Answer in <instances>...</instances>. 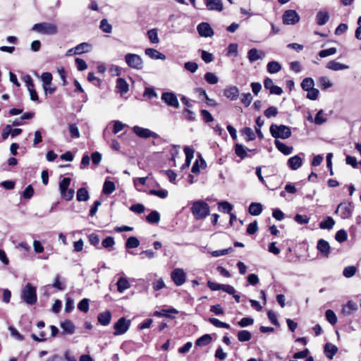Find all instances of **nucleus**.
<instances>
[{"label":"nucleus","instance_id":"44","mask_svg":"<svg viewBox=\"0 0 361 361\" xmlns=\"http://www.w3.org/2000/svg\"><path fill=\"white\" fill-rule=\"evenodd\" d=\"M140 245L139 240L134 236L128 238L126 242V247L129 249L136 248Z\"/></svg>","mask_w":361,"mask_h":361},{"label":"nucleus","instance_id":"22","mask_svg":"<svg viewBox=\"0 0 361 361\" xmlns=\"http://www.w3.org/2000/svg\"><path fill=\"white\" fill-rule=\"evenodd\" d=\"M274 144L277 149L285 155H289L293 152V147L288 146L278 140H275Z\"/></svg>","mask_w":361,"mask_h":361},{"label":"nucleus","instance_id":"38","mask_svg":"<svg viewBox=\"0 0 361 361\" xmlns=\"http://www.w3.org/2000/svg\"><path fill=\"white\" fill-rule=\"evenodd\" d=\"M335 224V221L332 217L328 216L325 220L322 221L319 224V227L322 229L330 230L333 228Z\"/></svg>","mask_w":361,"mask_h":361},{"label":"nucleus","instance_id":"57","mask_svg":"<svg viewBox=\"0 0 361 361\" xmlns=\"http://www.w3.org/2000/svg\"><path fill=\"white\" fill-rule=\"evenodd\" d=\"M184 68L188 71L193 73H195L198 68V65L197 63L193 61L185 62L184 64Z\"/></svg>","mask_w":361,"mask_h":361},{"label":"nucleus","instance_id":"45","mask_svg":"<svg viewBox=\"0 0 361 361\" xmlns=\"http://www.w3.org/2000/svg\"><path fill=\"white\" fill-rule=\"evenodd\" d=\"M146 219L149 223L157 224L160 221V215L158 212L153 211L146 216Z\"/></svg>","mask_w":361,"mask_h":361},{"label":"nucleus","instance_id":"40","mask_svg":"<svg viewBox=\"0 0 361 361\" xmlns=\"http://www.w3.org/2000/svg\"><path fill=\"white\" fill-rule=\"evenodd\" d=\"M314 82L311 78H305L301 82V87L305 91H308L314 89Z\"/></svg>","mask_w":361,"mask_h":361},{"label":"nucleus","instance_id":"13","mask_svg":"<svg viewBox=\"0 0 361 361\" xmlns=\"http://www.w3.org/2000/svg\"><path fill=\"white\" fill-rule=\"evenodd\" d=\"M197 32L201 37H208L214 35V31L207 23H201L197 27Z\"/></svg>","mask_w":361,"mask_h":361},{"label":"nucleus","instance_id":"7","mask_svg":"<svg viewBox=\"0 0 361 361\" xmlns=\"http://www.w3.org/2000/svg\"><path fill=\"white\" fill-rule=\"evenodd\" d=\"M133 130V133L136 134V135L141 138L153 137L154 139H157L159 137V135L157 133L150 130L148 128H145L138 126H134Z\"/></svg>","mask_w":361,"mask_h":361},{"label":"nucleus","instance_id":"63","mask_svg":"<svg viewBox=\"0 0 361 361\" xmlns=\"http://www.w3.org/2000/svg\"><path fill=\"white\" fill-rule=\"evenodd\" d=\"M264 114L267 118L274 117L278 114L277 108L275 106H270L264 111Z\"/></svg>","mask_w":361,"mask_h":361},{"label":"nucleus","instance_id":"23","mask_svg":"<svg viewBox=\"0 0 361 361\" xmlns=\"http://www.w3.org/2000/svg\"><path fill=\"white\" fill-rule=\"evenodd\" d=\"M302 164V160L298 155L289 158L287 162L288 167L292 170H297L301 166Z\"/></svg>","mask_w":361,"mask_h":361},{"label":"nucleus","instance_id":"53","mask_svg":"<svg viewBox=\"0 0 361 361\" xmlns=\"http://www.w3.org/2000/svg\"><path fill=\"white\" fill-rule=\"evenodd\" d=\"M204 80L209 84L214 85L219 81L218 77L213 73L208 72L204 75Z\"/></svg>","mask_w":361,"mask_h":361},{"label":"nucleus","instance_id":"19","mask_svg":"<svg viewBox=\"0 0 361 361\" xmlns=\"http://www.w3.org/2000/svg\"><path fill=\"white\" fill-rule=\"evenodd\" d=\"M224 96L231 100H236L239 96V90L236 86H228L224 91Z\"/></svg>","mask_w":361,"mask_h":361},{"label":"nucleus","instance_id":"47","mask_svg":"<svg viewBox=\"0 0 361 361\" xmlns=\"http://www.w3.org/2000/svg\"><path fill=\"white\" fill-rule=\"evenodd\" d=\"M147 36L149 41L153 44H158L159 39L158 37V33L157 29H151L147 32Z\"/></svg>","mask_w":361,"mask_h":361},{"label":"nucleus","instance_id":"37","mask_svg":"<svg viewBox=\"0 0 361 361\" xmlns=\"http://www.w3.org/2000/svg\"><path fill=\"white\" fill-rule=\"evenodd\" d=\"M212 336L209 334H204L197 339L195 344L197 346H205L212 342Z\"/></svg>","mask_w":361,"mask_h":361},{"label":"nucleus","instance_id":"39","mask_svg":"<svg viewBox=\"0 0 361 361\" xmlns=\"http://www.w3.org/2000/svg\"><path fill=\"white\" fill-rule=\"evenodd\" d=\"M237 337L239 341H249L252 338V334L247 330H241L238 332Z\"/></svg>","mask_w":361,"mask_h":361},{"label":"nucleus","instance_id":"25","mask_svg":"<svg viewBox=\"0 0 361 361\" xmlns=\"http://www.w3.org/2000/svg\"><path fill=\"white\" fill-rule=\"evenodd\" d=\"M184 152L185 154V161L182 165L181 169H185L189 167L190 162L193 158L194 149L190 148V147H185Z\"/></svg>","mask_w":361,"mask_h":361},{"label":"nucleus","instance_id":"52","mask_svg":"<svg viewBox=\"0 0 361 361\" xmlns=\"http://www.w3.org/2000/svg\"><path fill=\"white\" fill-rule=\"evenodd\" d=\"M100 29L106 33H111L112 31V26L109 23L106 19H102L99 25Z\"/></svg>","mask_w":361,"mask_h":361},{"label":"nucleus","instance_id":"56","mask_svg":"<svg viewBox=\"0 0 361 361\" xmlns=\"http://www.w3.org/2000/svg\"><path fill=\"white\" fill-rule=\"evenodd\" d=\"M348 234L343 229H341L336 233L335 239L339 242L343 243L347 240Z\"/></svg>","mask_w":361,"mask_h":361},{"label":"nucleus","instance_id":"26","mask_svg":"<svg viewBox=\"0 0 361 361\" xmlns=\"http://www.w3.org/2000/svg\"><path fill=\"white\" fill-rule=\"evenodd\" d=\"M145 53L147 56L150 57L152 59H161L165 60L166 56L163 54L162 53L159 52L158 50L152 49V48H147L145 50Z\"/></svg>","mask_w":361,"mask_h":361},{"label":"nucleus","instance_id":"8","mask_svg":"<svg viewBox=\"0 0 361 361\" xmlns=\"http://www.w3.org/2000/svg\"><path fill=\"white\" fill-rule=\"evenodd\" d=\"M341 212V216L342 219H349L351 217L353 211V205L351 202L348 203H341L338 205L336 212Z\"/></svg>","mask_w":361,"mask_h":361},{"label":"nucleus","instance_id":"42","mask_svg":"<svg viewBox=\"0 0 361 361\" xmlns=\"http://www.w3.org/2000/svg\"><path fill=\"white\" fill-rule=\"evenodd\" d=\"M357 270V267L353 265L345 267L343 269V275L345 278H351L356 274Z\"/></svg>","mask_w":361,"mask_h":361},{"label":"nucleus","instance_id":"24","mask_svg":"<svg viewBox=\"0 0 361 361\" xmlns=\"http://www.w3.org/2000/svg\"><path fill=\"white\" fill-rule=\"evenodd\" d=\"M111 319V314L106 310L99 313L97 316L99 323L102 326H107L110 324Z\"/></svg>","mask_w":361,"mask_h":361},{"label":"nucleus","instance_id":"64","mask_svg":"<svg viewBox=\"0 0 361 361\" xmlns=\"http://www.w3.org/2000/svg\"><path fill=\"white\" fill-rule=\"evenodd\" d=\"M68 128H69V133L72 137L78 138L80 137L79 130L75 124L69 125Z\"/></svg>","mask_w":361,"mask_h":361},{"label":"nucleus","instance_id":"10","mask_svg":"<svg viewBox=\"0 0 361 361\" xmlns=\"http://www.w3.org/2000/svg\"><path fill=\"white\" fill-rule=\"evenodd\" d=\"M300 20V16L294 10H287L283 15V22L286 25H295Z\"/></svg>","mask_w":361,"mask_h":361},{"label":"nucleus","instance_id":"60","mask_svg":"<svg viewBox=\"0 0 361 361\" xmlns=\"http://www.w3.org/2000/svg\"><path fill=\"white\" fill-rule=\"evenodd\" d=\"M336 51H337L336 48L331 47V48H329L327 49H324V50L320 51L319 53V55L320 57L324 58V57H326V56H329L336 54Z\"/></svg>","mask_w":361,"mask_h":361},{"label":"nucleus","instance_id":"16","mask_svg":"<svg viewBox=\"0 0 361 361\" xmlns=\"http://www.w3.org/2000/svg\"><path fill=\"white\" fill-rule=\"evenodd\" d=\"M247 152H255L256 149H248L241 144H236L235 145V153L238 157H240L241 159H243L248 156Z\"/></svg>","mask_w":361,"mask_h":361},{"label":"nucleus","instance_id":"59","mask_svg":"<svg viewBox=\"0 0 361 361\" xmlns=\"http://www.w3.org/2000/svg\"><path fill=\"white\" fill-rule=\"evenodd\" d=\"M149 194L164 199L168 196V191L166 190H150Z\"/></svg>","mask_w":361,"mask_h":361},{"label":"nucleus","instance_id":"34","mask_svg":"<svg viewBox=\"0 0 361 361\" xmlns=\"http://www.w3.org/2000/svg\"><path fill=\"white\" fill-rule=\"evenodd\" d=\"M267 69L269 73L274 74L281 71V66L277 61H271L267 63Z\"/></svg>","mask_w":361,"mask_h":361},{"label":"nucleus","instance_id":"15","mask_svg":"<svg viewBox=\"0 0 361 361\" xmlns=\"http://www.w3.org/2000/svg\"><path fill=\"white\" fill-rule=\"evenodd\" d=\"M204 2L209 11H221L224 8L221 0H204Z\"/></svg>","mask_w":361,"mask_h":361},{"label":"nucleus","instance_id":"30","mask_svg":"<svg viewBox=\"0 0 361 361\" xmlns=\"http://www.w3.org/2000/svg\"><path fill=\"white\" fill-rule=\"evenodd\" d=\"M337 351L338 348L332 343H326L324 346V353L329 359H332Z\"/></svg>","mask_w":361,"mask_h":361},{"label":"nucleus","instance_id":"27","mask_svg":"<svg viewBox=\"0 0 361 361\" xmlns=\"http://www.w3.org/2000/svg\"><path fill=\"white\" fill-rule=\"evenodd\" d=\"M116 89L121 94L128 92V84L125 79L119 78L116 80Z\"/></svg>","mask_w":361,"mask_h":361},{"label":"nucleus","instance_id":"11","mask_svg":"<svg viewBox=\"0 0 361 361\" xmlns=\"http://www.w3.org/2000/svg\"><path fill=\"white\" fill-rule=\"evenodd\" d=\"M161 99L170 106L174 108H178L179 106L178 98L173 92H165L162 93Z\"/></svg>","mask_w":361,"mask_h":361},{"label":"nucleus","instance_id":"28","mask_svg":"<svg viewBox=\"0 0 361 361\" xmlns=\"http://www.w3.org/2000/svg\"><path fill=\"white\" fill-rule=\"evenodd\" d=\"M329 13L326 10H322L317 13V25H325L329 20Z\"/></svg>","mask_w":361,"mask_h":361},{"label":"nucleus","instance_id":"41","mask_svg":"<svg viewBox=\"0 0 361 361\" xmlns=\"http://www.w3.org/2000/svg\"><path fill=\"white\" fill-rule=\"evenodd\" d=\"M116 189L115 184L112 181L106 180L103 185V192L105 195L111 194Z\"/></svg>","mask_w":361,"mask_h":361},{"label":"nucleus","instance_id":"2","mask_svg":"<svg viewBox=\"0 0 361 361\" xmlns=\"http://www.w3.org/2000/svg\"><path fill=\"white\" fill-rule=\"evenodd\" d=\"M21 298L28 305L35 304L37 298L36 288L27 283L21 291Z\"/></svg>","mask_w":361,"mask_h":361},{"label":"nucleus","instance_id":"20","mask_svg":"<svg viewBox=\"0 0 361 361\" xmlns=\"http://www.w3.org/2000/svg\"><path fill=\"white\" fill-rule=\"evenodd\" d=\"M61 329H63V334H73L75 331V326L74 324L69 319H66L60 324Z\"/></svg>","mask_w":361,"mask_h":361},{"label":"nucleus","instance_id":"55","mask_svg":"<svg viewBox=\"0 0 361 361\" xmlns=\"http://www.w3.org/2000/svg\"><path fill=\"white\" fill-rule=\"evenodd\" d=\"M43 87L50 85L52 81V75L49 72L43 73L41 75Z\"/></svg>","mask_w":361,"mask_h":361},{"label":"nucleus","instance_id":"50","mask_svg":"<svg viewBox=\"0 0 361 361\" xmlns=\"http://www.w3.org/2000/svg\"><path fill=\"white\" fill-rule=\"evenodd\" d=\"M209 322L214 326L218 328L229 329L230 325L227 323L223 322L216 318H209Z\"/></svg>","mask_w":361,"mask_h":361},{"label":"nucleus","instance_id":"36","mask_svg":"<svg viewBox=\"0 0 361 361\" xmlns=\"http://www.w3.org/2000/svg\"><path fill=\"white\" fill-rule=\"evenodd\" d=\"M76 197L79 202L87 201L89 199V192L85 188H80L77 191Z\"/></svg>","mask_w":361,"mask_h":361},{"label":"nucleus","instance_id":"54","mask_svg":"<svg viewBox=\"0 0 361 361\" xmlns=\"http://www.w3.org/2000/svg\"><path fill=\"white\" fill-rule=\"evenodd\" d=\"M242 133L247 136L246 141H252L255 139V134L253 130L249 128L245 127L242 130Z\"/></svg>","mask_w":361,"mask_h":361},{"label":"nucleus","instance_id":"49","mask_svg":"<svg viewBox=\"0 0 361 361\" xmlns=\"http://www.w3.org/2000/svg\"><path fill=\"white\" fill-rule=\"evenodd\" d=\"M74 190L68 189L60 191L61 197L66 201L71 200L74 196Z\"/></svg>","mask_w":361,"mask_h":361},{"label":"nucleus","instance_id":"51","mask_svg":"<svg viewBox=\"0 0 361 361\" xmlns=\"http://www.w3.org/2000/svg\"><path fill=\"white\" fill-rule=\"evenodd\" d=\"M327 321L332 325H334L337 322V317L336 314L331 310H327L325 313Z\"/></svg>","mask_w":361,"mask_h":361},{"label":"nucleus","instance_id":"46","mask_svg":"<svg viewBox=\"0 0 361 361\" xmlns=\"http://www.w3.org/2000/svg\"><path fill=\"white\" fill-rule=\"evenodd\" d=\"M218 205L219 210L224 213H231L233 209V205L226 201L220 202Z\"/></svg>","mask_w":361,"mask_h":361},{"label":"nucleus","instance_id":"48","mask_svg":"<svg viewBox=\"0 0 361 361\" xmlns=\"http://www.w3.org/2000/svg\"><path fill=\"white\" fill-rule=\"evenodd\" d=\"M238 44L236 43H231L228 46L227 48V54L228 56H234L236 57L238 54Z\"/></svg>","mask_w":361,"mask_h":361},{"label":"nucleus","instance_id":"18","mask_svg":"<svg viewBox=\"0 0 361 361\" xmlns=\"http://www.w3.org/2000/svg\"><path fill=\"white\" fill-rule=\"evenodd\" d=\"M264 52L259 51L255 48L250 49L247 52V58L250 63H253L258 59H262L264 57Z\"/></svg>","mask_w":361,"mask_h":361},{"label":"nucleus","instance_id":"3","mask_svg":"<svg viewBox=\"0 0 361 361\" xmlns=\"http://www.w3.org/2000/svg\"><path fill=\"white\" fill-rule=\"evenodd\" d=\"M32 30L39 32L42 35H53L57 33V26L51 23H40L35 24Z\"/></svg>","mask_w":361,"mask_h":361},{"label":"nucleus","instance_id":"61","mask_svg":"<svg viewBox=\"0 0 361 361\" xmlns=\"http://www.w3.org/2000/svg\"><path fill=\"white\" fill-rule=\"evenodd\" d=\"M254 319L250 317H243L238 322V325L240 327H246L253 324Z\"/></svg>","mask_w":361,"mask_h":361},{"label":"nucleus","instance_id":"35","mask_svg":"<svg viewBox=\"0 0 361 361\" xmlns=\"http://www.w3.org/2000/svg\"><path fill=\"white\" fill-rule=\"evenodd\" d=\"M332 111H329L328 113H324L323 110L317 111V125H321L325 123L329 117L331 115Z\"/></svg>","mask_w":361,"mask_h":361},{"label":"nucleus","instance_id":"33","mask_svg":"<svg viewBox=\"0 0 361 361\" xmlns=\"http://www.w3.org/2000/svg\"><path fill=\"white\" fill-rule=\"evenodd\" d=\"M117 289L119 293H123L124 290L130 288V283L126 278L121 277L117 281Z\"/></svg>","mask_w":361,"mask_h":361},{"label":"nucleus","instance_id":"17","mask_svg":"<svg viewBox=\"0 0 361 361\" xmlns=\"http://www.w3.org/2000/svg\"><path fill=\"white\" fill-rule=\"evenodd\" d=\"M330 245L326 240L324 239H320L317 242V250L321 252L323 257H329L330 253Z\"/></svg>","mask_w":361,"mask_h":361},{"label":"nucleus","instance_id":"1","mask_svg":"<svg viewBox=\"0 0 361 361\" xmlns=\"http://www.w3.org/2000/svg\"><path fill=\"white\" fill-rule=\"evenodd\" d=\"M191 212L195 219H204L209 215V206L203 200H197L192 203Z\"/></svg>","mask_w":361,"mask_h":361},{"label":"nucleus","instance_id":"21","mask_svg":"<svg viewBox=\"0 0 361 361\" xmlns=\"http://www.w3.org/2000/svg\"><path fill=\"white\" fill-rule=\"evenodd\" d=\"M357 310V304L354 302L348 301L345 305L343 306L341 312L344 316H350L353 314Z\"/></svg>","mask_w":361,"mask_h":361},{"label":"nucleus","instance_id":"9","mask_svg":"<svg viewBox=\"0 0 361 361\" xmlns=\"http://www.w3.org/2000/svg\"><path fill=\"white\" fill-rule=\"evenodd\" d=\"M171 279L177 286H182L186 280V274L183 269H175L172 271Z\"/></svg>","mask_w":361,"mask_h":361},{"label":"nucleus","instance_id":"4","mask_svg":"<svg viewBox=\"0 0 361 361\" xmlns=\"http://www.w3.org/2000/svg\"><path fill=\"white\" fill-rule=\"evenodd\" d=\"M270 133L276 140L277 138L287 139L291 135L290 128L284 125L272 124L270 126Z\"/></svg>","mask_w":361,"mask_h":361},{"label":"nucleus","instance_id":"62","mask_svg":"<svg viewBox=\"0 0 361 361\" xmlns=\"http://www.w3.org/2000/svg\"><path fill=\"white\" fill-rule=\"evenodd\" d=\"M240 100L245 106H248L252 101V96L250 92L243 94Z\"/></svg>","mask_w":361,"mask_h":361},{"label":"nucleus","instance_id":"43","mask_svg":"<svg viewBox=\"0 0 361 361\" xmlns=\"http://www.w3.org/2000/svg\"><path fill=\"white\" fill-rule=\"evenodd\" d=\"M200 165L199 164V160H197V159L193 164L192 169H191V171L193 173L198 174L200 173V167L204 168L206 166V162L201 157L200 159Z\"/></svg>","mask_w":361,"mask_h":361},{"label":"nucleus","instance_id":"32","mask_svg":"<svg viewBox=\"0 0 361 361\" xmlns=\"http://www.w3.org/2000/svg\"><path fill=\"white\" fill-rule=\"evenodd\" d=\"M262 212V205L260 203L252 202L249 206V213L252 216H258Z\"/></svg>","mask_w":361,"mask_h":361},{"label":"nucleus","instance_id":"29","mask_svg":"<svg viewBox=\"0 0 361 361\" xmlns=\"http://www.w3.org/2000/svg\"><path fill=\"white\" fill-rule=\"evenodd\" d=\"M92 47L87 42H82L74 47L73 54H81L82 53L88 52L90 51Z\"/></svg>","mask_w":361,"mask_h":361},{"label":"nucleus","instance_id":"14","mask_svg":"<svg viewBox=\"0 0 361 361\" xmlns=\"http://www.w3.org/2000/svg\"><path fill=\"white\" fill-rule=\"evenodd\" d=\"M264 86L266 89L269 90L271 94L281 95L283 93L281 87L275 85L273 80L269 78H267L264 80Z\"/></svg>","mask_w":361,"mask_h":361},{"label":"nucleus","instance_id":"31","mask_svg":"<svg viewBox=\"0 0 361 361\" xmlns=\"http://www.w3.org/2000/svg\"><path fill=\"white\" fill-rule=\"evenodd\" d=\"M326 67L328 69L332 70V71H340V70H344L347 69L348 68V66L345 64H342L339 62H337L336 61H331L326 63Z\"/></svg>","mask_w":361,"mask_h":361},{"label":"nucleus","instance_id":"12","mask_svg":"<svg viewBox=\"0 0 361 361\" xmlns=\"http://www.w3.org/2000/svg\"><path fill=\"white\" fill-rule=\"evenodd\" d=\"M23 80L29 91L30 99L34 102L38 101V94L35 90V85L32 78L29 75H27L23 77Z\"/></svg>","mask_w":361,"mask_h":361},{"label":"nucleus","instance_id":"58","mask_svg":"<svg viewBox=\"0 0 361 361\" xmlns=\"http://www.w3.org/2000/svg\"><path fill=\"white\" fill-rule=\"evenodd\" d=\"M78 308L83 312H87L89 310V300L84 298L80 300L78 305Z\"/></svg>","mask_w":361,"mask_h":361},{"label":"nucleus","instance_id":"6","mask_svg":"<svg viewBox=\"0 0 361 361\" xmlns=\"http://www.w3.org/2000/svg\"><path fill=\"white\" fill-rule=\"evenodd\" d=\"M130 320L126 319L125 317H121L114 324V336H119L124 334L130 328Z\"/></svg>","mask_w":361,"mask_h":361},{"label":"nucleus","instance_id":"5","mask_svg":"<svg viewBox=\"0 0 361 361\" xmlns=\"http://www.w3.org/2000/svg\"><path fill=\"white\" fill-rule=\"evenodd\" d=\"M127 65L133 69L141 70L143 68V61L141 56L136 54H127L125 56Z\"/></svg>","mask_w":361,"mask_h":361}]
</instances>
